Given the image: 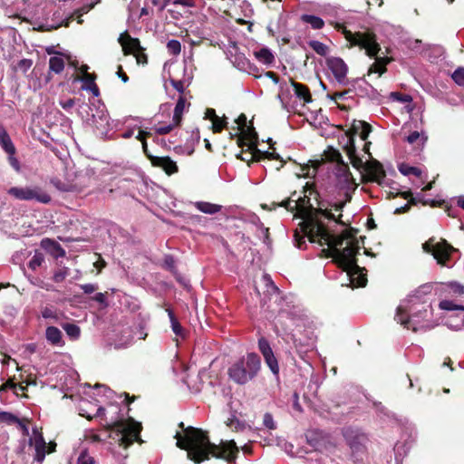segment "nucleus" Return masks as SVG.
Masks as SVG:
<instances>
[{
	"mask_svg": "<svg viewBox=\"0 0 464 464\" xmlns=\"http://www.w3.org/2000/svg\"><path fill=\"white\" fill-rule=\"evenodd\" d=\"M85 439L87 440H90L92 442H98L101 441V438L98 434L94 433L93 431L90 430L86 433Z\"/></svg>",
	"mask_w": 464,
	"mask_h": 464,
	"instance_id": "4d7b16f0",
	"label": "nucleus"
},
{
	"mask_svg": "<svg viewBox=\"0 0 464 464\" xmlns=\"http://www.w3.org/2000/svg\"><path fill=\"white\" fill-rule=\"evenodd\" d=\"M0 143L2 144L4 150L9 153H14V146L12 143V140L7 134L5 128L0 124Z\"/></svg>",
	"mask_w": 464,
	"mask_h": 464,
	"instance_id": "aec40b11",
	"label": "nucleus"
},
{
	"mask_svg": "<svg viewBox=\"0 0 464 464\" xmlns=\"http://www.w3.org/2000/svg\"><path fill=\"white\" fill-rule=\"evenodd\" d=\"M301 20L310 24L313 29H321L324 25V22L322 18L312 14H303Z\"/></svg>",
	"mask_w": 464,
	"mask_h": 464,
	"instance_id": "5701e85b",
	"label": "nucleus"
},
{
	"mask_svg": "<svg viewBox=\"0 0 464 464\" xmlns=\"http://www.w3.org/2000/svg\"><path fill=\"white\" fill-rule=\"evenodd\" d=\"M140 64L147 63V55L140 52V49L133 54Z\"/></svg>",
	"mask_w": 464,
	"mask_h": 464,
	"instance_id": "603ef678",
	"label": "nucleus"
},
{
	"mask_svg": "<svg viewBox=\"0 0 464 464\" xmlns=\"http://www.w3.org/2000/svg\"><path fill=\"white\" fill-rule=\"evenodd\" d=\"M81 80L83 82V85H91V80L92 82H95V75L92 73H85L82 75Z\"/></svg>",
	"mask_w": 464,
	"mask_h": 464,
	"instance_id": "5fc2aeb1",
	"label": "nucleus"
},
{
	"mask_svg": "<svg viewBox=\"0 0 464 464\" xmlns=\"http://www.w3.org/2000/svg\"><path fill=\"white\" fill-rule=\"evenodd\" d=\"M93 299L102 304H104L105 306L107 305V303H106V295L103 294V293H98L94 295Z\"/></svg>",
	"mask_w": 464,
	"mask_h": 464,
	"instance_id": "e2e57ef3",
	"label": "nucleus"
},
{
	"mask_svg": "<svg viewBox=\"0 0 464 464\" xmlns=\"http://www.w3.org/2000/svg\"><path fill=\"white\" fill-rule=\"evenodd\" d=\"M175 126H177V125L173 121L172 124H169V125H166V126H161V127L156 128L155 131H156V133H158L160 135L168 134V133H169L173 130V128Z\"/></svg>",
	"mask_w": 464,
	"mask_h": 464,
	"instance_id": "49530a36",
	"label": "nucleus"
},
{
	"mask_svg": "<svg viewBox=\"0 0 464 464\" xmlns=\"http://www.w3.org/2000/svg\"><path fill=\"white\" fill-rule=\"evenodd\" d=\"M306 196L304 198L296 197V192L290 198L283 200L279 206L285 208L289 211H296V216L304 219L302 231L307 237L310 242H317L320 246H327L330 256L347 273L351 283L356 287H362L366 285V275L362 273L355 260V256L360 248L359 242L355 234L345 229L340 236L335 237L331 234L325 220L336 219L332 210L342 211L345 201H329L327 205L322 204L319 209L314 213L308 214L306 209Z\"/></svg>",
	"mask_w": 464,
	"mask_h": 464,
	"instance_id": "f257e3e1",
	"label": "nucleus"
},
{
	"mask_svg": "<svg viewBox=\"0 0 464 464\" xmlns=\"http://www.w3.org/2000/svg\"><path fill=\"white\" fill-rule=\"evenodd\" d=\"M170 3L188 7L194 6V3L191 0H171Z\"/></svg>",
	"mask_w": 464,
	"mask_h": 464,
	"instance_id": "0e129e2a",
	"label": "nucleus"
},
{
	"mask_svg": "<svg viewBox=\"0 0 464 464\" xmlns=\"http://www.w3.org/2000/svg\"><path fill=\"white\" fill-rule=\"evenodd\" d=\"M432 285L425 284L418 287L412 294H411L401 304L413 306L419 303L424 304L425 297L431 293Z\"/></svg>",
	"mask_w": 464,
	"mask_h": 464,
	"instance_id": "ddd939ff",
	"label": "nucleus"
},
{
	"mask_svg": "<svg viewBox=\"0 0 464 464\" xmlns=\"http://www.w3.org/2000/svg\"><path fill=\"white\" fill-rule=\"evenodd\" d=\"M327 66L338 83L342 85H346L348 83V67L343 59L332 57L327 60Z\"/></svg>",
	"mask_w": 464,
	"mask_h": 464,
	"instance_id": "9d476101",
	"label": "nucleus"
},
{
	"mask_svg": "<svg viewBox=\"0 0 464 464\" xmlns=\"http://www.w3.org/2000/svg\"><path fill=\"white\" fill-rule=\"evenodd\" d=\"M171 85L180 93L184 92V83L181 81L170 80Z\"/></svg>",
	"mask_w": 464,
	"mask_h": 464,
	"instance_id": "052dcab7",
	"label": "nucleus"
},
{
	"mask_svg": "<svg viewBox=\"0 0 464 464\" xmlns=\"http://www.w3.org/2000/svg\"><path fill=\"white\" fill-rule=\"evenodd\" d=\"M338 176L343 177V182L349 183L352 180V175L346 165H342L338 170Z\"/></svg>",
	"mask_w": 464,
	"mask_h": 464,
	"instance_id": "37998d69",
	"label": "nucleus"
},
{
	"mask_svg": "<svg viewBox=\"0 0 464 464\" xmlns=\"http://www.w3.org/2000/svg\"><path fill=\"white\" fill-rule=\"evenodd\" d=\"M49 245L59 249L62 252V256L64 255V251L61 248V246L57 243H55L48 238H45L42 241V246L47 247V246H49Z\"/></svg>",
	"mask_w": 464,
	"mask_h": 464,
	"instance_id": "3c124183",
	"label": "nucleus"
},
{
	"mask_svg": "<svg viewBox=\"0 0 464 464\" xmlns=\"http://www.w3.org/2000/svg\"><path fill=\"white\" fill-rule=\"evenodd\" d=\"M60 104L63 109L67 110L71 109L74 105V101L72 99H68L66 101L61 102Z\"/></svg>",
	"mask_w": 464,
	"mask_h": 464,
	"instance_id": "338daca9",
	"label": "nucleus"
},
{
	"mask_svg": "<svg viewBox=\"0 0 464 464\" xmlns=\"http://www.w3.org/2000/svg\"><path fill=\"white\" fill-rule=\"evenodd\" d=\"M177 446L187 450L188 458L195 463H200L209 459V456L233 461L238 452L235 441H221L216 445L209 441L207 434L196 428L188 427L185 430L184 435L177 433Z\"/></svg>",
	"mask_w": 464,
	"mask_h": 464,
	"instance_id": "f03ea898",
	"label": "nucleus"
},
{
	"mask_svg": "<svg viewBox=\"0 0 464 464\" xmlns=\"http://www.w3.org/2000/svg\"><path fill=\"white\" fill-rule=\"evenodd\" d=\"M258 348L261 352L262 355L264 356L265 362L271 370V372L274 374H278L279 372V366L276 358L274 355V353L272 351V348L265 338H260L258 340Z\"/></svg>",
	"mask_w": 464,
	"mask_h": 464,
	"instance_id": "9b49d317",
	"label": "nucleus"
},
{
	"mask_svg": "<svg viewBox=\"0 0 464 464\" xmlns=\"http://www.w3.org/2000/svg\"><path fill=\"white\" fill-rule=\"evenodd\" d=\"M371 130V126L368 123L362 121H353L350 130L341 138L340 142L343 143V150L347 154L352 165L357 169L364 167L372 180L381 183L385 176L382 165L377 161L364 164L362 160L356 154L354 146L353 136L359 135L362 140H365Z\"/></svg>",
	"mask_w": 464,
	"mask_h": 464,
	"instance_id": "7ed1b4c3",
	"label": "nucleus"
},
{
	"mask_svg": "<svg viewBox=\"0 0 464 464\" xmlns=\"http://www.w3.org/2000/svg\"><path fill=\"white\" fill-rule=\"evenodd\" d=\"M15 387H16V384L13 381L9 380V381H7L6 382H5L2 385L0 391H5V390H8V389H14Z\"/></svg>",
	"mask_w": 464,
	"mask_h": 464,
	"instance_id": "774afa93",
	"label": "nucleus"
},
{
	"mask_svg": "<svg viewBox=\"0 0 464 464\" xmlns=\"http://www.w3.org/2000/svg\"><path fill=\"white\" fill-rule=\"evenodd\" d=\"M167 50L172 55H179L181 52V44L178 40H169L167 43Z\"/></svg>",
	"mask_w": 464,
	"mask_h": 464,
	"instance_id": "473e14b6",
	"label": "nucleus"
},
{
	"mask_svg": "<svg viewBox=\"0 0 464 464\" xmlns=\"http://www.w3.org/2000/svg\"><path fill=\"white\" fill-rule=\"evenodd\" d=\"M62 326L70 339L78 340L80 338L81 329L78 325L74 324H63Z\"/></svg>",
	"mask_w": 464,
	"mask_h": 464,
	"instance_id": "b1692460",
	"label": "nucleus"
},
{
	"mask_svg": "<svg viewBox=\"0 0 464 464\" xmlns=\"http://www.w3.org/2000/svg\"><path fill=\"white\" fill-rule=\"evenodd\" d=\"M388 62L389 60L387 58H376L375 62L368 70V75L372 73H379V75H382L386 72V64Z\"/></svg>",
	"mask_w": 464,
	"mask_h": 464,
	"instance_id": "412c9836",
	"label": "nucleus"
},
{
	"mask_svg": "<svg viewBox=\"0 0 464 464\" xmlns=\"http://www.w3.org/2000/svg\"><path fill=\"white\" fill-rule=\"evenodd\" d=\"M64 59L62 55H55L49 60V68L55 73H60L64 69Z\"/></svg>",
	"mask_w": 464,
	"mask_h": 464,
	"instance_id": "4be33fe9",
	"label": "nucleus"
},
{
	"mask_svg": "<svg viewBox=\"0 0 464 464\" xmlns=\"http://www.w3.org/2000/svg\"><path fill=\"white\" fill-rule=\"evenodd\" d=\"M35 459L38 462H43V460L45 458V455L47 454V446L46 447H41V448H35Z\"/></svg>",
	"mask_w": 464,
	"mask_h": 464,
	"instance_id": "a18cd8bd",
	"label": "nucleus"
},
{
	"mask_svg": "<svg viewBox=\"0 0 464 464\" xmlns=\"http://www.w3.org/2000/svg\"><path fill=\"white\" fill-rule=\"evenodd\" d=\"M94 459L86 451H82L77 459V464H94Z\"/></svg>",
	"mask_w": 464,
	"mask_h": 464,
	"instance_id": "a19ab883",
	"label": "nucleus"
},
{
	"mask_svg": "<svg viewBox=\"0 0 464 464\" xmlns=\"http://www.w3.org/2000/svg\"><path fill=\"white\" fill-rule=\"evenodd\" d=\"M46 340L53 345L63 346V334L62 332L55 326H48L45 330Z\"/></svg>",
	"mask_w": 464,
	"mask_h": 464,
	"instance_id": "dca6fc26",
	"label": "nucleus"
},
{
	"mask_svg": "<svg viewBox=\"0 0 464 464\" xmlns=\"http://www.w3.org/2000/svg\"><path fill=\"white\" fill-rule=\"evenodd\" d=\"M81 288L83 290L85 294H92L97 289V286L93 284H85L82 285Z\"/></svg>",
	"mask_w": 464,
	"mask_h": 464,
	"instance_id": "bf43d9fd",
	"label": "nucleus"
},
{
	"mask_svg": "<svg viewBox=\"0 0 464 464\" xmlns=\"http://www.w3.org/2000/svg\"><path fill=\"white\" fill-rule=\"evenodd\" d=\"M140 430L141 424L130 418L114 422L110 427V437L119 445L127 448L140 440Z\"/></svg>",
	"mask_w": 464,
	"mask_h": 464,
	"instance_id": "423d86ee",
	"label": "nucleus"
},
{
	"mask_svg": "<svg viewBox=\"0 0 464 464\" xmlns=\"http://www.w3.org/2000/svg\"><path fill=\"white\" fill-rule=\"evenodd\" d=\"M449 292L456 296H460L464 294V285L457 282H451L448 285Z\"/></svg>",
	"mask_w": 464,
	"mask_h": 464,
	"instance_id": "e433bc0d",
	"label": "nucleus"
},
{
	"mask_svg": "<svg viewBox=\"0 0 464 464\" xmlns=\"http://www.w3.org/2000/svg\"><path fill=\"white\" fill-rule=\"evenodd\" d=\"M292 86L294 88V92L295 96L302 100L304 103L311 102H312V96L310 93L309 89L301 83L292 82Z\"/></svg>",
	"mask_w": 464,
	"mask_h": 464,
	"instance_id": "f3484780",
	"label": "nucleus"
},
{
	"mask_svg": "<svg viewBox=\"0 0 464 464\" xmlns=\"http://www.w3.org/2000/svg\"><path fill=\"white\" fill-rule=\"evenodd\" d=\"M41 314H42L43 318H44V319H52L54 321L59 320V315H58L57 312L53 307L45 306V307L42 308Z\"/></svg>",
	"mask_w": 464,
	"mask_h": 464,
	"instance_id": "c9c22d12",
	"label": "nucleus"
},
{
	"mask_svg": "<svg viewBox=\"0 0 464 464\" xmlns=\"http://www.w3.org/2000/svg\"><path fill=\"white\" fill-rule=\"evenodd\" d=\"M211 122L214 132H220L227 124L225 119L220 118L218 116L215 118Z\"/></svg>",
	"mask_w": 464,
	"mask_h": 464,
	"instance_id": "79ce46f5",
	"label": "nucleus"
},
{
	"mask_svg": "<svg viewBox=\"0 0 464 464\" xmlns=\"http://www.w3.org/2000/svg\"><path fill=\"white\" fill-rule=\"evenodd\" d=\"M82 89L86 90V91H90L95 97H98L100 94L98 86L96 85L95 82H92V81H91V85H82Z\"/></svg>",
	"mask_w": 464,
	"mask_h": 464,
	"instance_id": "09e8293b",
	"label": "nucleus"
},
{
	"mask_svg": "<svg viewBox=\"0 0 464 464\" xmlns=\"http://www.w3.org/2000/svg\"><path fill=\"white\" fill-rule=\"evenodd\" d=\"M185 108V100L180 97L175 106L174 114H173V121L176 125H179L181 121V116Z\"/></svg>",
	"mask_w": 464,
	"mask_h": 464,
	"instance_id": "cd10ccee",
	"label": "nucleus"
},
{
	"mask_svg": "<svg viewBox=\"0 0 464 464\" xmlns=\"http://www.w3.org/2000/svg\"><path fill=\"white\" fill-rule=\"evenodd\" d=\"M440 308L447 311L464 310V306L450 300H443L439 304Z\"/></svg>",
	"mask_w": 464,
	"mask_h": 464,
	"instance_id": "2f4dec72",
	"label": "nucleus"
},
{
	"mask_svg": "<svg viewBox=\"0 0 464 464\" xmlns=\"http://www.w3.org/2000/svg\"><path fill=\"white\" fill-rule=\"evenodd\" d=\"M309 45L316 53L320 55H326L328 47L324 44L319 41H311Z\"/></svg>",
	"mask_w": 464,
	"mask_h": 464,
	"instance_id": "f704fd0d",
	"label": "nucleus"
},
{
	"mask_svg": "<svg viewBox=\"0 0 464 464\" xmlns=\"http://www.w3.org/2000/svg\"><path fill=\"white\" fill-rule=\"evenodd\" d=\"M44 262V256L41 253H35L32 259L30 260L28 266L35 270L37 267H39Z\"/></svg>",
	"mask_w": 464,
	"mask_h": 464,
	"instance_id": "58836bf2",
	"label": "nucleus"
},
{
	"mask_svg": "<svg viewBox=\"0 0 464 464\" xmlns=\"http://www.w3.org/2000/svg\"><path fill=\"white\" fill-rule=\"evenodd\" d=\"M194 206L198 210L202 213L213 215L219 212L222 209V206L206 201H197Z\"/></svg>",
	"mask_w": 464,
	"mask_h": 464,
	"instance_id": "a211bd4d",
	"label": "nucleus"
},
{
	"mask_svg": "<svg viewBox=\"0 0 464 464\" xmlns=\"http://www.w3.org/2000/svg\"><path fill=\"white\" fill-rule=\"evenodd\" d=\"M68 276V269L63 267L53 274V279L56 283L63 282Z\"/></svg>",
	"mask_w": 464,
	"mask_h": 464,
	"instance_id": "c03bdc74",
	"label": "nucleus"
},
{
	"mask_svg": "<svg viewBox=\"0 0 464 464\" xmlns=\"http://www.w3.org/2000/svg\"><path fill=\"white\" fill-rule=\"evenodd\" d=\"M171 0H152V4L159 9V11H162Z\"/></svg>",
	"mask_w": 464,
	"mask_h": 464,
	"instance_id": "8fccbe9b",
	"label": "nucleus"
},
{
	"mask_svg": "<svg viewBox=\"0 0 464 464\" xmlns=\"http://www.w3.org/2000/svg\"><path fill=\"white\" fill-rule=\"evenodd\" d=\"M260 154H261L260 150L254 152L252 150H249L246 148V151L241 152L239 155H237V158L243 161L249 163L252 160H258L260 158L259 157Z\"/></svg>",
	"mask_w": 464,
	"mask_h": 464,
	"instance_id": "c85d7f7f",
	"label": "nucleus"
},
{
	"mask_svg": "<svg viewBox=\"0 0 464 464\" xmlns=\"http://www.w3.org/2000/svg\"><path fill=\"white\" fill-rule=\"evenodd\" d=\"M29 444L35 448L46 447V442L43 435L34 429L33 430V436L29 440Z\"/></svg>",
	"mask_w": 464,
	"mask_h": 464,
	"instance_id": "bb28decb",
	"label": "nucleus"
},
{
	"mask_svg": "<svg viewBox=\"0 0 464 464\" xmlns=\"http://www.w3.org/2000/svg\"><path fill=\"white\" fill-rule=\"evenodd\" d=\"M7 193L18 200H36L44 204L51 201V197L38 188L13 187L7 190Z\"/></svg>",
	"mask_w": 464,
	"mask_h": 464,
	"instance_id": "1a4fd4ad",
	"label": "nucleus"
},
{
	"mask_svg": "<svg viewBox=\"0 0 464 464\" xmlns=\"http://www.w3.org/2000/svg\"><path fill=\"white\" fill-rule=\"evenodd\" d=\"M0 422L5 423H17L21 424V420L14 414L7 412V411H1L0 412Z\"/></svg>",
	"mask_w": 464,
	"mask_h": 464,
	"instance_id": "72a5a7b5",
	"label": "nucleus"
},
{
	"mask_svg": "<svg viewBox=\"0 0 464 464\" xmlns=\"http://www.w3.org/2000/svg\"><path fill=\"white\" fill-rule=\"evenodd\" d=\"M451 77L459 86L464 87V67L457 68Z\"/></svg>",
	"mask_w": 464,
	"mask_h": 464,
	"instance_id": "4c0bfd02",
	"label": "nucleus"
},
{
	"mask_svg": "<svg viewBox=\"0 0 464 464\" xmlns=\"http://www.w3.org/2000/svg\"><path fill=\"white\" fill-rule=\"evenodd\" d=\"M151 164L161 168L168 175L178 172L177 163L169 157H150Z\"/></svg>",
	"mask_w": 464,
	"mask_h": 464,
	"instance_id": "4468645a",
	"label": "nucleus"
},
{
	"mask_svg": "<svg viewBox=\"0 0 464 464\" xmlns=\"http://www.w3.org/2000/svg\"><path fill=\"white\" fill-rule=\"evenodd\" d=\"M411 310L412 306L411 305L400 304L397 308L395 320L413 332L427 331L435 327L436 324L431 320L432 313L429 306L408 316V312Z\"/></svg>",
	"mask_w": 464,
	"mask_h": 464,
	"instance_id": "20e7f679",
	"label": "nucleus"
},
{
	"mask_svg": "<svg viewBox=\"0 0 464 464\" xmlns=\"http://www.w3.org/2000/svg\"><path fill=\"white\" fill-rule=\"evenodd\" d=\"M227 425L236 430H242L244 428V425L234 418L228 420Z\"/></svg>",
	"mask_w": 464,
	"mask_h": 464,
	"instance_id": "864d4df0",
	"label": "nucleus"
},
{
	"mask_svg": "<svg viewBox=\"0 0 464 464\" xmlns=\"http://www.w3.org/2000/svg\"><path fill=\"white\" fill-rule=\"evenodd\" d=\"M342 29L344 38L350 43L351 46H359L364 49L365 53L370 57H376L381 50L379 44L376 41V36L371 32H356L353 33L343 26L338 25Z\"/></svg>",
	"mask_w": 464,
	"mask_h": 464,
	"instance_id": "0eeeda50",
	"label": "nucleus"
},
{
	"mask_svg": "<svg viewBox=\"0 0 464 464\" xmlns=\"http://www.w3.org/2000/svg\"><path fill=\"white\" fill-rule=\"evenodd\" d=\"M399 170L405 176L413 175L418 178H421V170L419 168L411 167L407 164H402L399 167Z\"/></svg>",
	"mask_w": 464,
	"mask_h": 464,
	"instance_id": "c756f323",
	"label": "nucleus"
},
{
	"mask_svg": "<svg viewBox=\"0 0 464 464\" xmlns=\"http://www.w3.org/2000/svg\"><path fill=\"white\" fill-rule=\"evenodd\" d=\"M260 367L259 356L256 353H250L229 367L228 375L235 382L245 384L257 374Z\"/></svg>",
	"mask_w": 464,
	"mask_h": 464,
	"instance_id": "39448f33",
	"label": "nucleus"
},
{
	"mask_svg": "<svg viewBox=\"0 0 464 464\" xmlns=\"http://www.w3.org/2000/svg\"><path fill=\"white\" fill-rule=\"evenodd\" d=\"M427 136L425 132L421 131H413L409 136H407L406 140L410 144H414L416 142H419V145L423 146L424 143L427 140Z\"/></svg>",
	"mask_w": 464,
	"mask_h": 464,
	"instance_id": "a878e982",
	"label": "nucleus"
},
{
	"mask_svg": "<svg viewBox=\"0 0 464 464\" xmlns=\"http://www.w3.org/2000/svg\"><path fill=\"white\" fill-rule=\"evenodd\" d=\"M150 136V132L145 131V130H140L138 135L136 136V139L143 142V140H146L147 137Z\"/></svg>",
	"mask_w": 464,
	"mask_h": 464,
	"instance_id": "69168bd1",
	"label": "nucleus"
},
{
	"mask_svg": "<svg viewBox=\"0 0 464 464\" xmlns=\"http://www.w3.org/2000/svg\"><path fill=\"white\" fill-rule=\"evenodd\" d=\"M32 66V61L28 59H23L19 62L18 67L24 72H26Z\"/></svg>",
	"mask_w": 464,
	"mask_h": 464,
	"instance_id": "6e6d98bb",
	"label": "nucleus"
},
{
	"mask_svg": "<svg viewBox=\"0 0 464 464\" xmlns=\"http://www.w3.org/2000/svg\"><path fill=\"white\" fill-rule=\"evenodd\" d=\"M109 115L106 112L102 111L101 115L96 118L93 116V123L96 129L105 130L109 127Z\"/></svg>",
	"mask_w": 464,
	"mask_h": 464,
	"instance_id": "393cba45",
	"label": "nucleus"
},
{
	"mask_svg": "<svg viewBox=\"0 0 464 464\" xmlns=\"http://www.w3.org/2000/svg\"><path fill=\"white\" fill-rule=\"evenodd\" d=\"M263 422H264V425L269 429V430H274L276 429V424H275V421L273 420V417L271 414L269 413H266L264 415V420H263Z\"/></svg>",
	"mask_w": 464,
	"mask_h": 464,
	"instance_id": "de8ad7c7",
	"label": "nucleus"
},
{
	"mask_svg": "<svg viewBox=\"0 0 464 464\" xmlns=\"http://www.w3.org/2000/svg\"><path fill=\"white\" fill-rule=\"evenodd\" d=\"M119 42L125 54H134L140 49L139 40L131 38L126 32L120 35Z\"/></svg>",
	"mask_w": 464,
	"mask_h": 464,
	"instance_id": "2eb2a0df",
	"label": "nucleus"
},
{
	"mask_svg": "<svg viewBox=\"0 0 464 464\" xmlns=\"http://www.w3.org/2000/svg\"><path fill=\"white\" fill-rule=\"evenodd\" d=\"M423 249L427 253H430L440 266H448V261L453 252L457 251L453 246L449 245L446 240L434 242L429 240L423 244Z\"/></svg>",
	"mask_w": 464,
	"mask_h": 464,
	"instance_id": "6e6552de",
	"label": "nucleus"
},
{
	"mask_svg": "<svg viewBox=\"0 0 464 464\" xmlns=\"http://www.w3.org/2000/svg\"><path fill=\"white\" fill-rule=\"evenodd\" d=\"M168 314H169V320L171 323V328H172V331L174 332V334L179 336H183V328L180 325V324L178 322L176 317L174 316V314L172 313V311L168 310Z\"/></svg>",
	"mask_w": 464,
	"mask_h": 464,
	"instance_id": "7c9ffc66",
	"label": "nucleus"
},
{
	"mask_svg": "<svg viewBox=\"0 0 464 464\" xmlns=\"http://www.w3.org/2000/svg\"><path fill=\"white\" fill-rule=\"evenodd\" d=\"M94 390L97 391V393L93 392L94 395L105 397L107 399H110L112 394V392L104 385H96Z\"/></svg>",
	"mask_w": 464,
	"mask_h": 464,
	"instance_id": "ea45409f",
	"label": "nucleus"
},
{
	"mask_svg": "<svg viewBox=\"0 0 464 464\" xmlns=\"http://www.w3.org/2000/svg\"><path fill=\"white\" fill-rule=\"evenodd\" d=\"M139 6V0H131L129 5L130 15L132 17L135 14V12Z\"/></svg>",
	"mask_w": 464,
	"mask_h": 464,
	"instance_id": "680f3d73",
	"label": "nucleus"
},
{
	"mask_svg": "<svg viewBox=\"0 0 464 464\" xmlns=\"http://www.w3.org/2000/svg\"><path fill=\"white\" fill-rule=\"evenodd\" d=\"M237 123L238 125V130H239L248 127L246 125V117L244 114H241L240 116H238V118L237 120Z\"/></svg>",
	"mask_w": 464,
	"mask_h": 464,
	"instance_id": "13d9d810",
	"label": "nucleus"
},
{
	"mask_svg": "<svg viewBox=\"0 0 464 464\" xmlns=\"http://www.w3.org/2000/svg\"><path fill=\"white\" fill-rule=\"evenodd\" d=\"M254 56L264 64H271L273 63L275 57L271 51L268 48H261L259 50L254 51Z\"/></svg>",
	"mask_w": 464,
	"mask_h": 464,
	"instance_id": "6ab92c4d",
	"label": "nucleus"
},
{
	"mask_svg": "<svg viewBox=\"0 0 464 464\" xmlns=\"http://www.w3.org/2000/svg\"><path fill=\"white\" fill-rule=\"evenodd\" d=\"M257 133L251 127H246L240 130V137L238 139V145L241 148H247L252 151H258L257 149Z\"/></svg>",
	"mask_w": 464,
	"mask_h": 464,
	"instance_id": "f8f14e48",
	"label": "nucleus"
}]
</instances>
